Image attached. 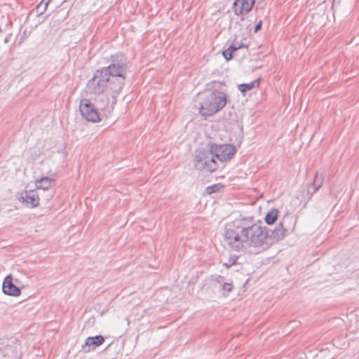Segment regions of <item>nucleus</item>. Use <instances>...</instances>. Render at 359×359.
Wrapping results in <instances>:
<instances>
[{
    "mask_svg": "<svg viewBox=\"0 0 359 359\" xmlns=\"http://www.w3.org/2000/svg\"><path fill=\"white\" fill-rule=\"evenodd\" d=\"M233 224L236 230L227 229L224 235L232 250L257 255L269 248V229L255 223L252 217L236 219Z\"/></svg>",
    "mask_w": 359,
    "mask_h": 359,
    "instance_id": "f257e3e1",
    "label": "nucleus"
},
{
    "mask_svg": "<svg viewBox=\"0 0 359 359\" xmlns=\"http://www.w3.org/2000/svg\"><path fill=\"white\" fill-rule=\"evenodd\" d=\"M226 104V94L218 90L203 95L200 102L199 113L203 116H210L221 110Z\"/></svg>",
    "mask_w": 359,
    "mask_h": 359,
    "instance_id": "f03ea898",
    "label": "nucleus"
},
{
    "mask_svg": "<svg viewBox=\"0 0 359 359\" xmlns=\"http://www.w3.org/2000/svg\"><path fill=\"white\" fill-rule=\"evenodd\" d=\"M107 76H126L128 69L127 59L124 55L118 53L111 57V64L100 69Z\"/></svg>",
    "mask_w": 359,
    "mask_h": 359,
    "instance_id": "7ed1b4c3",
    "label": "nucleus"
},
{
    "mask_svg": "<svg viewBox=\"0 0 359 359\" xmlns=\"http://www.w3.org/2000/svg\"><path fill=\"white\" fill-rule=\"evenodd\" d=\"M194 161L196 170L212 172L218 168L217 163L212 154L205 150H196Z\"/></svg>",
    "mask_w": 359,
    "mask_h": 359,
    "instance_id": "20e7f679",
    "label": "nucleus"
},
{
    "mask_svg": "<svg viewBox=\"0 0 359 359\" xmlns=\"http://www.w3.org/2000/svg\"><path fill=\"white\" fill-rule=\"evenodd\" d=\"M194 161L196 170L212 172L218 168L217 163L212 154L205 150H196Z\"/></svg>",
    "mask_w": 359,
    "mask_h": 359,
    "instance_id": "39448f33",
    "label": "nucleus"
},
{
    "mask_svg": "<svg viewBox=\"0 0 359 359\" xmlns=\"http://www.w3.org/2000/svg\"><path fill=\"white\" fill-rule=\"evenodd\" d=\"M87 87L91 93L100 95L105 90L107 92V77L101 69H97L94 76L88 81Z\"/></svg>",
    "mask_w": 359,
    "mask_h": 359,
    "instance_id": "423d86ee",
    "label": "nucleus"
},
{
    "mask_svg": "<svg viewBox=\"0 0 359 359\" xmlns=\"http://www.w3.org/2000/svg\"><path fill=\"white\" fill-rule=\"evenodd\" d=\"M209 151L217 159L221 162L231 159L235 154L236 149L230 144H208Z\"/></svg>",
    "mask_w": 359,
    "mask_h": 359,
    "instance_id": "0eeeda50",
    "label": "nucleus"
},
{
    "mask_svg": "<svg viewBox=\"0 0 359 359\" xmlns=\"http://www.w3.org/2000/svg\"><path fill=\"white\" fill-rule=\"evenodd\" d=\"M79 110L82 116L88 121L96 123L101 120L97 109L88 99H82L80 101Z\"/></svg>",
    "mask_w": 359,
    "mask_h": 359,
    "instance_id": "6e6552de",
    "label": "nucleus"
},
{
    "mask_svg": "<svg viewBox=\"0 0 359 359\" xmlns=\"http://www.w3.org/2000/svg\"><path fill=\"white\" fill-rule=\"evenodd\" d=\"M126 76H107V93L113 98L112 104L116 102V97L124 86Z\"/></svg>",
    "mask_w": 359,
    "mask_h": 359,
    "instance_id": "1a4fd4ad",
    "label": "nucleus"
},
{
    "mask_svg": "<svg viewBox=\"0 0 359 359\" xmlns=\"http://www.w3.org/2000/svg\"><path fill=\"white\" fill-rule=\"evenodd\" d=\"M18 283V280H15V283L11 274L6 276L2 284L3 292L9 296L18 297L21 294V290L16 284Z\"/></svg>",
    "mask_w": 359,
    "mask_h": 359,
    "instance_id": "9d476101",
    "label": "nucleus"
},
{
    "mask_svg": "<svg viewBox=\"0 0 359 359\" xmlns=\"http://www.w3.org/2000/svg\"><path fill=\"white\" fill-rule=\"evenodd\" d=\"M255 0H234L232 6L236 15H245L252 8Z\"/></svg>",
    "mask_w": 359,
    "mask_h": 359,
    "instance_id": "9b49d317",
    "label": "nucleus"
},
{
    "mask_svg": "<svg viewBox=\"0 0 359 359\" xmlns=\"http://www.w3.org/2000/svg\"><path fill=\"white\" fill-rule=\"evenodd\" d=\"M104 341V338L102 335L89 337L86 339L85 344L82 346V350L86 353L90 352L101 346Z\"/></svg>",
    "mask_w": 359,
    "mask_h": 359,
    "instance_id": "f8f14e48",
    "label": "nucleus"
},
{
    "mask_svg": "<svg viewBox=\"0 0 359 359\" xmlns=\"http://www.w3.org/2000/svg\"><path fill=\"white\" fill-rule=\"evenodd\" d=\"M20 201L26 203L30 208H34L39 205V198L36 191L29 190L25 191V196H22Z\"/></svg>",
    "mask_w": 359,
    "mask_h": 359,
    "instance_id": "ddd939ff",
    "label": "nucleus"
},
{
    "mask_svg": "<svg viewBox=\"0 0 359 359\" xmlns=\"http://www.w3.org/2000/svg\"><path fill=\"white\" fill-rule=\"evenodd\" d=\"M316 192L317 191H313V186L311 184H306L298 192L297 198H299L301 202H304V205H306Z\"/></svg>",
    "mask_w": 359,
    "mask_h": 359,
    "instance_id": "4468645a",
    "label": "nucleus"
},
{
    "mask_svg": "<svg viewBox=\"0 0 359 359\" xmlns=\"http://www.w3.org/2000/svg\"><path fill=\"white\" fill-rule=\"evenodd\" d=\"M286 231L287 230L283 227V222H279L273 230H269V233H271V236L277 240L283 239Z\"/></svg>",
    "mask_w": 359,
    "mask_h": 359,
    "instance_id": "2eb2a0df",
    "label": "nucleus"
},
{
    "mask_svg": "<svg viewBox=\"0 0 359 359\" xmlns=\"http://www.w3.org/2000/svg\"><path fill=\"white\" fill-rule=\"evenodd\" d=\"M53 182L54 180L53 178L43 177L36 181V187L37 189L47 190L52 187Z\"/></svg>",
    "mask_w": 359,
    "mask_h": 359,
    "instance_id": "dca6fc26",
    "label": "nucleus"
},
{
    "mask_svg": "<svg viewBox=\"0 0 359 359\" xmlns=\"http://www.w3.org/2000/svg\"><path fill=\"white\" fill-rule=\"evenodd\" d=\"M259 84V79H257L253 81L247 83H241L238 86V89L243 93L245 94L246 92L255 88Z\"/></svg>",
    "mask_w": 359,
    "mask_h": 359,
    "instance_id": "f3484780",
    "label": "nucleus"
},
{
    "mask_svg": "<svg viewBox=\"0 0 359 359\" xmlns=\"http://www.w3.org/2000/svg\"><path fill=\"white\" fill-rule=\"evenodd\" d=\"M324 177L322 174H319L318 172L316 173L315 177L312 183L311 184L313 186V191H318L320 188L322 187L323 183Z\"/></svg>",
    "mask_w": 359,
    "mask_h": 359,
    "instance_id": "a211bd4d",
    "label": "nucleus"
},
{
    "mask_svg": "<svg viewBox=\"0 0 359 359\" xmlns=\"http://www.w3.org/2000/svg\"><path fill=\"white\" fill-rule=\"evenodd\" d=\"M278 211L277 209H272L265 216V222L267 224H273L278 218Z\"/></svg>",
    "mask_w": 359,
    "mask_h": 359,
    "instance_id": "6ab92c4d",
    "label": "nucleus"
},
{
    "mask_svg": "<svg viewBox=\"0 0 359 359\" xmlns=\"http://www.w3.org/2000/svg\"><path fill=\"white\" fill-rule=\"evenodd\" d=\"M212 285L215 287H222L225 283V278L220 275H212L210 278Z\"/></svg>",
    "mask_w": 359,
    "mask_h": 359,
    "instance_id": "aec40b11",
    "label": "nucleus"
},
{
    "mask_svg": "<svg viewBox=\"0 0 359 359\" xmlns=\"http://www.w3.org/2000/svg\"><path fill=\"white\" fill-rule=\"evenodd\" d=\"M248 48V46L245 45L244 43H232L231 44L228 48L229 49L230 51H231L233 53V52H235L236 50L240 49V48Z\"/></svg>",
    "mask_w": 359,
    "mask_h": 359,
    "instance_id": "412c9836",
    "label": "nucleus"
},
{
    "mask_svg": "<svg viewBox=\"0 0 359 359\" xmlns=\"http://www.w3.org/2000/svg\"><path fill=\"white\" fill-rule=\"evenodd\" d=\"M238 256H231L229 257L228 262L224 263V266H225L226 268H230L231 266L236 264V260L238 259Z\"/></svg>",
    "mask_w": 359,
    "mask_h": 359,
    "instance_id": "4be33fe9",
    "label": "nucleus"
},
{
    "mask_svg": "<svg viewBox=\"0 0 359 359\" xmlns=\"http://www.w3.org/2000/svg\"><path fill=\"white\" fill-rule=\"evenodd\" d=\"M219 191V186L218 184H214L212 186H209L206 188V192L209 194H211L212 193H215Z\"/></svg>",
    "mask_w": 359,
    "mask_h": 359,
    "instance_id": "5701e85b",
    "label": "nucleus"
},
{
    "mask_svg": "<svg viewBox=\"0 0 359 359\" xmlns=\"http://www.w3.org/2000/svg\"><path fill=\"white\" fill-rule=\"evenodd\" d=\"M222 55L226 59V60L229 61L233 57V53L229 50V48L222 51Z\"/></svg>",
    "mask_w": 359,
    "mask_h": 359,
    "instance_id": "b1692460",
    "label": "nucleus"
},
{
    "mask_svg": "<svg viewBox=\"0 0 359 359\" xmlns=\"http://www.w3.org/2000/svg\"><path fill=\"white\" fill-rule=\"evenodd\" d=\"M222 288V290L226 292H230L232 291L233 286L231 283H226L225 282L222 286L221 287Z\"/></svg>",
    "mask_w": 359,
    "mask_h": 359,
    "instance_id": "393cba45",
    "label": "nucleus"
},
{
    "mask_svg": "<svg viewBox=\"0 0 359 359\" xmlns=\"http://www.w3.org/2000/svg\"><path fill=\"white\" fill-rule=\"evenodd\" d=\"M52 0H42L40 3V7H42L43 6V8H42V11H41V14H43L46 10L47 9V7L48 6V4H50V2Z\"/></svg>",
    "mask_w": 359,
    "mask_h": 359,
    "instance_id": "a878e982",
    "label": "nucleus"
},
{
    "mask_svg": "<svg viewBox=\"0 0 359 359\" xmlns=\"http://www.w3.org/2000/svg\"><path fill=\"white\" fill-rule=\"evenodd\" d=\"M102 100H96V103H97V107H98L99 109H104V107H105V106H104V104H102Z\"/></svg>",
    "mask_w": 359,
    "mask_h": 359,
    "instance_id": "bb28decb",
    "label": "nucleus"
},
{
    "mask_svg": "<svg viewBox=\"0 0 359 359\" xmlns=\"http://www.w3.org/2000/svg\"><path fill=\"white\" fill-rule=\"evenodd\" d=\"M262 21H259L255 27V32H257L259 31L262 28Z\"/></svg>",
    "mask_w": 359,
    "mask_h": 359,
    "instance_id": "cd10ccee",
    "label": "nucleus"
},
{
    "mask_svg": "<svg viewBox=\"0 0 359 359\" xmlns=\"http://www.w3.org/2000/svg\"><path fill=\"white\" fill-rule=\"evenodd\" d=\"M42 8H43V6L40 7V4L36 7L37 12L39 13V15H41V11H42Z\"/></svg>",
    "mask_w": 359,
    "mask_h": 359,
    "instance_id": "c85d7f7f",
    "label": "nucleus"
},
{
    "mask_svg": "<svg viewBox=\"0 0 359 359\" xmlns=\"http://www.w3.org/2000/svg\"><path fill=\"white\" fill-rule=\"evenodd\" d=\"M8 39H9V36H6L4 39V42L5 43H8Z\"/></svg>",
    "mask_w": 359,
    "mask_h": 359,
    "instance_id": "c756f323",
    "label": "nucleus"
}]
</instances>
